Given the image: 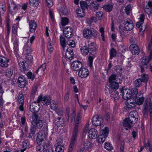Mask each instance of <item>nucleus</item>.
<instances>
[{
	"mask_svg": "<svg viewBox=\"0 0 152 152\" xmlns=\"http://www.w3.org/2000/svg\"><path fill=\"white\" fill-rule=\"evenodd\" d=\"M104 148L107 150L111 151L113 149L112 145L109 142H105L104 145Z\"/></svg>",
	"mask_w": 152,
	"mask_h": 152,
	"instance_id": "nucleus-48",
	"label": "nucleus"
},
{
	"mask_svg": "<svg viewBox=\"0 0 152 152\" xmlns=\"http://www.w3.org/2000/svg\"><path fill=\"white\" fill-rule=\"evenodd\" d=\"M24 101L23 95L22 94H20L18 96L17 101L19 105V109L21 111L24 110L23 106Z\"/></svg>",
	"mask_w": 152,
	"mask_h": 152,
	"instance_id": "nucleus-15",
	"label": "nucleus"
},
{
	"mask_svg": "<svg viewBox=\"0 0 152 152\" xmlns=\"http://www.w3.org/2000/svg\"><path fill=\"white\" fill-rule=\"evenodd\" d=\"M129 120L128 118H126L124 119L123 122V125L125 127L126 130H128V129L131 128L132 127V124H133Z\"/></svg>",
	"mask_w": 152,
	"mask_h": 152,
	"instance_id": "nucleus-23",
	"label": "nucleus"
},
{
	"mask_svg": "<svg viewBox=\"0 0 152 152\" xmlns=\"http://www.w3.org/2000/svg\"><path fill=\"white\" fill-rule=\"evenodd\" d=\"M66 45H68L69 46V47L74 48L75 46V42L72 40H68L66 42Z\"/></svg>",
	"mask_w": 152,
	"mask_h": 152,
	"instance_id": "nucleus-53",
	"label": "nucleus"
},
{
	"mask_svg": "<svg viewBox=\"0 0 152 152\" xmlns=\"http://www.w3.org/2000/svg\"><path fill=\"white\" fill-rule=\"evenodd\" d=\"M27 77L29 79L33 80L35 78V75L31 72H29L26 74Z\"/></svg>",
	"mask_w": 152,
	"mask_h": 152,
	"instance_id": "nucleus-64",
	"label": "nucleus"
},
{
	"mask_svg": "<svg viewBox=\"0 0 152 152\" xmlns=\"http://www.w3.org/2000/svg\"><path fill=\"white\" fill-rule=\"evenodd\" d=\"M78 128L75 127L72 133L70 143L75 144L77 137Z\"/></svg>",
	"mask_w": 152,
	"mask_h": 152,
	"instance_id": "nucleus-26",
	"label": "nucleus"
},
{
	"mask_svg": "<svg viewBox=\"0 0 152 152\" xmlns=\"http://www.w3.org/2000/svg\"><path fill=\"white\" fill-rule=\"evenodd\" d=\"M117 52L116 50L114 48H112L110 50V58L112 59L114 57L116 56Z\"/></svg>",
	"mask_w": 152,
	"mask_h": 152,
	"instance_id": "nucleus-43",
	"label": "nucleus"
},
{
	"mask_svg": "<svg viewBox=\"0 0 152 152\" xmlns=\"http://www.w3.org/2000/svg\"><path fill=\"white\" fill-rule=\"evenodd\" d=\"M76 11L78 16L82 18L85 16V11L81 9L80 7H78Z\"/></svg>",
	"mask_w": 152,
	"mask_h": 152,
	"instance_id": "nucleus-36",
	"label": "nucleus"
},
{
	"mask_svg": "<svg viewBox=\"0 0 152 152\" xmlns=\"http://www.w3.org/2000/svg\"><path fill=\"white\" fill-rule=\"evenodd\" d=\"M46 64L44 63L40 66L36 71L35 72L38 74L39 72L40 73H42L46 68Z\"/></svg>",
	"mask_w": 152,
	"mask_h": 152,
	"instance_id": "nucleus-34",
	"label": "nucleus"
},
{
	"mask_svg": "<svg viewBox=\"0 0 152 152\" xmlns=\"http://www.w3.org/2000/svg\"><path fill=\"white\" fill-rule=\"evenodd\" d=\"M9 60L4 56L0 57V66L6 68L8 66V63Z\"/></svg>",
	"mask_w": 152,
	"mask_h": 152,
	"instance_id": "nucleus-20",
	"label": "nucleus"
},
{
	"mask_svg": "<svg viewBox=\"0 0 152 152\" xmlns=\"http://www.w3.org/2000/svg\"><path fill=\"white\" fill-rule=\"evenodd\" d=\"M81 9L85 11V10L88 8L89 5L85 1H81L80 2Z\"/></svg>",
	"mask_w": 152,
	"mask_h": 152,
	"instance_id": "nucleus-44",
	"label": "nucleus"
},
{
	"mask_svg": "<svg viewBox=\"0 0 152 152\" xmlns=\"http://www.w3.org/2000/svg\"><path fill=\"white\" fill-rule=\"evenodd\" d=\"M142 82L140 78L136 79L134 82V83L135 86L136 88H139L142 86Z\"/></svg>",
	"mask_w": 152,
	"mask_h": 152,
	"instance_id": "nucleus-49",
	"label": "nucleus"
},
{
	"mask_svg": "<svg viewBox=\"0 0 152 152\" xmlns=\"http://www.w3.org/2000/svg\"><path fill=\"white\" fill-rule=\"evenodd\" d=\"M69 23V19L66 18H62L61 23L63 26H65Z\"/></svg>",
	"mask_w": 152,
	"mask_h": 152,
	"instance_id": "nucleus-60",
	"label": "nucleus"
},
{
	"mask_svg": "<svg viewBox=\"0 0 152 152\" xmlns=\"http://www.w3.org/2000/svg\"><path fill=\"white\" fill-rule=\"evenodd\" d=\"M129 49L133 54L138 55L140 53L139 47L135 44H132L130 46Z\"/></svg>",
	"mask_w": 152,
	"mask_h": 152,
	"instance_id": "nucleus-16",
	"label": "nucleus"
},
{
	"mask_svg": "<svg viewBox=\"0 0 152 152\" xmlns=\"http://www.w3.org/2000/svg\"><path fill=\"white\" fill-rule=\"evenodd\" d=\"M106 138L104 135H100L96 139L97 142L100 143H103L105 141Z\"/></svg>",
	"mask_w": 152,
	"mask_h": 152,
	"instance_id": "nucleus-46",
	"label": "nucleus"
},
{
	"mask_svg": "<svg viewBox=\"0 0 152 152\" xmlns=\"http://www.w3.org/2000/svg\"><path fill=\"white\" fill-rule=\"evenodd\" d=\"M109 131V128L108 127H105L104 129L103 130L102 134V135H104L105 138H106L108 134Z\"/></svg>",
	"mask_w": 152,
	"mask_h": 152,
	"instance_id": "nucleus-63",
	"label": "nucleus"
},
{
	"mask_svg": "<svg viewBox=\"0 0 152 152\" xmlns=\"http://www.w3.org/2000/svg\"><path fill=\"white\" fill-rule=\"evenodd\" d=\"M36 129L37 128L33 125V124H32L30 129V132L28 136L29 138H32L35 133Z\"/></svg>",
	"mask_w": 152,
	"mask_h": 152,
	"instance_id": "nucleus-28",
	"label": "nucleus"
},
{
	"mask_svg": "<svg viewBox=\"0 0 152 152\" xmlns=\"http://www.w3.org/2000/svg\"><path fill=\"white\" fill-rule=\"evenodd\" d=\"M37 90V87L36 86H34L32 87L31 94L30 96L31 98L32 99L34 98V96L36 93Z\"/></svg>",
	"mask_w": 152,
	"mask_h": 152,
	"instance_id": "nucleus-56",
	"label": "nucleus"
},
{
	"mask_svg": "<svg viewBox=\"0 0 152 152\" xmlns=\"http://www.w3.org/2000/svg\"><path fill=\"white\" fill-rule=\"evenodd\" d=\"M124 26L127 31H131L134 28V25L132 21L130 19H127L125 20L124 23Z\"/></svg>",
	"mask_w": 152,
	"mask_h": 152,
	"instance_id": "nucleus-12",
	"label": "nucleus"
},
{
	"mask_svg": "<svg viewBox=\"0 0 152 152\" xmlns=\"http://www.w3.org/2000/svg\"><path fill=\"white\" fill-rule=\"evenodd\" d=\"M103 15V13L102 12H98L96 13V18L99 20H101L102 19Z\"/></svg>",
	"mask_w": 152,
	"mask_h": 152,
	"instance_id": "nucleus-62",
	"label": "nucleus"
},
{
	"mask_svg": "<svg viewBox=\"0 0 152 152\" xmlns=\"http://www.w3.org/2000/svg\"><path fill=\"white\" fill-rule=\"evenodd\" d=\"M39 102L37 103L34 102L31 103L29 107V109L30 110L32 113H38L40 109V105L38 103Z\"/></svg>",
	"mask_w": 152,
	"mask_h": 152,
	"instance_id": "nucleus-7",
	"label": "nucleus"
},
{
	"mask_svg": "<svg viewBox=\"0 0 152 152\" xmlns=\"http://www.w3.org/2000/svg\"><path fill=\"white\" fill-rule=\"evenodd\" d=\"M120 92L122 93L123 98L124 99H131V91L129 89H120Z\"/></svg>",
	"mask_w": 152,
	"mask_h": 152,
	"instance_id": "nucleus-13",
	"label": "nucleus"
},
{
	"mask_svg": "<svg viewBox=\"0 0 152 152\" xmlns=\"http://www.w3.org/2000/svg\"><path fill=\"white\" fill-rule=\"evenodd\" d=\"M38 113H32V123L36 121L37 120H40V117L37 114Z\"/></svg>",
	"mask_w": 152,
	"mask_h": 152,
	"instance_id": "nucleus-45",
	"label": "nucleus"
},
{
	"mask_svg": "<svg viewBox=\"0 0 152 152\" xmlns=\"http://www.w3.org/2000/svg\"><path fill=\"white\" fill-rule=\"evenodd\" d=\"M138 117L137 112L136 111H132L130 113L128 118L129 121L134 124L137 121Z\"/></svg>",
	"mask_w": 152,
	"mask_h": 152,
	"instance_id": "nucleus-6",
	"label": "nucleus"
},
{
	"mask_svg": "<svg viewBox=\"0 0 152 152\" xmlns=\"http://www.w3.org/2000/svg\"><path fill=\"white\" fill-rule=\"evenodd\" d=\"M29 143L28 141L26 140L23 142V149H21V152H24L27 149V146H28Z\"/></svg>",
	"mask_w": 152,
	"mask_h": 152,
	"instance_id": "nucleus-47",
	"label": "nucleus"
},
{
	"mask_svg": "<svg viewBox=\"0 0 152 152\" xmlns=\"http://www.w3.org/2000/svg\"><path fill=\"white\" fill-rule=\"evenodd\" d=\"M18 65L21 72H24L26 70V67L24 64V62L23 61H18Z\"/></svg>",
	"mask_w": 152,
	"mask_h": 152,
	"instance_id": "nucleus-40",
	"label": "nucleus"
},
{
	"mask_svg": "<svg viewBox=\"0 0 152 152\" xmlns=\"http://www.w3.org/2000/svg\"><path fill=\"white\" fill-rule=\"evenodd\" d=\"M99 4L96 2H92L89 5L90 8L92 10L95 11L98 9Z\"/></svg>",
	"mask_w": 152,
	"mask_h": 152,
	"instance_id": "nucleus-32",
	"label": "nucleus"
},
{
	"mask_svg": "<svg viewBox=\"0 0 152 152\" xmlns=\"http://www.w3.org/2000/svg\"><path fill=\"white\" fill-rule=\"evenodd\" d=\"M72 28L69 27H66L65 28L63 31L65 37L67 38H69L72 36Z\"/></svg>",
	"mask_w": 152,
	"mask_h": 152,
	"instance_id": "nucleus-19",
	"label": "nucleus"
},
{
	"mask_svg": "<svg viewBox=\"0 0 152 152\" xmlns=\"http://www.w3.org/2000/svg\"><path fill=\"white\" fill-rule=\"evenodd\" d=\"M48 128L47 126L43 127L37 134L36 138L37 143H40L46 140L48 135Z\"/></svg>",
	"mask_w": 152,
	"mask_h": 152,
	"instance_id": "nucleus-2",
	"label": "nucleus"
},
{
	"mask_svg": "<svg viewBox=\"0 0 152 152\" xmlns=\"http://www.w3.org/2000/svg\"><path fill=\"white\" fill-rule=\"evenodd\" d=\"M143 83H147L148 79V75L146 74H142L141 76V78H139Z\"/></svg>",
	"mask_w": 152,
	"mask_h": 152,
	"instance_id": "nucleus-38",
	"label": "nucleus"
},
{
	"mask_svg": "<svg viewBox=\"0 0 152 152\" xmlns=\"http://www.w3.org/2000/svg\"><path fill=\"white\" fill-rule=\"evenodd\" d=\"M144 147L149 152H152V144L149 140H148L147 142L144 144Z\"/></svg>",
	"mask_w": 152,
	"mask_h": 152,
	"instance_id": "nucleus-29",
	"label": "nucleus"
},
{
	"mask_svg": "<svg viewBox=\"0 0 152 152\" xmlns=\"http://www.w3.org/2000/svg\"><path fill=\"white\" fill-rule=\"evenodd\" d=\"M18 23L13 25L12 27V32L14 34H17V28H18Z\"/></svg>",
	"mask_w": 152,
	"mask_h": 152,
	"instance_id": "nucleus-51",
	"label": "nucleus"
},
{
	"mask_svg": "<svg viewBox=\"0 0 152 152\" xmlns=\"http://www.w3.org/2000/svg\"><path fill=\"white\" fill-rule=\"evenodd\" d=\"M64 147L63 145H56L55 151L56 152H64Z\"/></svg>",
	"mask_w": 152,
	"mask_h": 152,
	"instance_id": "nucleus-57",
	"label": "nucleus"
},
{
	"mask_svg": "<svg viewBox=\"0 0 152 152\" xmlns=\"http://www.w3.org/2000/svg\"><path fill=\"white\" fill-rule=\"evenodd\" d=\"M13 74L12 70L10 68L6 69L5 72V75L8 77H11Z\"/></svg>",
	"mask_w": 152,
	"mask_h": 152,
	"instance_id": "nucleus-58",
	"label": "nucleus"
},
{
	"mask_svg": "<svg viewBox=\"0 0 152 152\" xmlns=\"http://www.w3.org/2000/svg\"><path fill=\"white\" fill-rule=\"evenodd\" d=\"M29 3L31 6L36 7L39 5V0H29Z\"/></svg>",
	"mask_w": 152,
	"mask_h": 152,
	"instance_id": "nucleus-55",
	"label": "nucleus"
},
{
	"mask_svg": "<svg viewBox=\"0 0 152 152\" xmlns=\"http://www.w3.org/2000/svg\"><path fill=\"white\" fill-rule=\"evenodd\" d=\"M87 23L89 24H91L92 23H96V18L94 17L91 18L90 19L87 20Z\"/></svg>",
	"mask_w": 152,
	"mask_h": 152,
	"instance_id": "nucleus-61",
	"label": "nucleus"
},
{
	"mask_svg": "<svg viewBox=\"0 0 152 152\" xmlns=\"http://www.w3.org/2000/svg\"><path fill=\"white\" fill-rule=\"evenodd\" d=\"M80 116L81 113L80 112L78 113L76 117L75 127L78 128V124L80 122L79 120L80 119Z\"/></svg>",
	"mask_w": 152,
	"mask_h": 152,
	"instance_id": "nucleus-50",
	"label": "nucleus"
},
{
	"mask_svg": "<svg viewBox=\"0 0 152 152\" xmlns=\"http://www.w3.org/2000/svg\"><path fill=\"white\" fill-rule=\"evenodd\" d=\"M103 118L101 116H95L92 118V122L93 125L98 126L101 125L103 122Z\"/></svg>",
	"mask_w": 152,
	"mask_h": 152,
	"instance_id": "nucleus-10",
	"label": "nucleus"
},
{
	"mask_svg": "<svg viewBox=\"0 0 152 152\" xmlns=\"http://www.w3.org/2000/svg\"><path fill=\"white\" fill-rule=\"evenodd\" d=\"M88 48L89 51V53L90 54L92 55L95 54L97 50L94 42H91L90 43L88 44Z\"/></svg>",
	"mask_w": 152,
	"mask_h": 152,
	"instance_id": "nucleus-24",
	"label": "nucleus"
},
{
	"mask_svg": "<svg viewBox=\"0 0 152 152\" xmlns=\"http://www.w3.org/2000/svg\"><path fill=\"white\" fill-rule=\"evenodd\" d=\"M60 42L62 47L63 48V50H64V48L66 46V42H65V38L62 36L61 35L60 37Z\"/></svg>",
	"mask_w": 152,
	"mask_h": 152,
	"instance_id": "nucleus-37",
	"label": "nucleus"
},
{
	"mask_svg": "<svg viewBox=\"0 0 152 152\" xmlns=\"http://www.w3.org/2000/svg\"><path fill=\"white\" fill-rule=\"evenodd\" d=\"M149 62V60L147 59V56H144L142 57L141 62L139 64L141 72L142 73L145 72V69H148V64Z\"/></svg>",
	"mask_w": 152,
	"mask_h": 152,
	"instance_id": "nucleus-3",
	"label": "nucleus"
},
{
	"mask_svg": "<svg viewBox=\"0 0 152 152\" xmlns=\"http://www.w3.org/2000/svg\"><path fill=\"white\" fill-rule=\"evenodd\" d=\"M97 31L93 28H85L83 31V35L84 38L89 39L93 37L96 38L97 36Z\"/></svg>",
	"mask_w": 152,
	"mask_h": 152,
	"instance_id": "nucleus-1",
	"label": "nucleus"
},
{
	"mask_svg": "<svg viewBox=\"0 0 152 152\" xmlns=\"http://www.w3.org/2000/svg\"><path fill=\"white\" fill-rule=\"evenodd\" d=\"M114 69L116 72L119 73L120 74H121L124 71L123 68L119 65L115 66Z\"/></svg>",
	"mask_w": 152,
	"mask_h": 152,
	"instance_id": "nucleus-59",
	"label": "nucleus"
},
{
	"mask_svg": "<svg viewBox=\"0 0 152 152\" xmlns=\"http://www.w3.org/2000/svg\"><path fill=\"white\" fill-rule=\"evenodd\" d=\"M98 132L94 128L90 129L88 132V136L90 139H95L97 136Z\"/></svg>",
	"mask_w": 152,
	"mask_h": 152,
	"instance_id": "nucleus-18",
	"label": "nucleus"
},
{
	"mask_svg": "<svg viewBox=\"0 0 152 152\" xmlns=\"http://www.w3.org/2000/svg\"><path fill=\"white\" fill-rule=\"evenodd\" d=\"M51 98L50 97L47 96L42 97V95H39L37 100L38 102H42L44 105H48L51 103Z\"/></svg>",
	"mask_w": 152,
	"mask_h": 152,
	"instance_id": "nucleus-5",
	"label": "nucleus"
},
{
	"mask_svg": "<svg viewBox=\"0 0 152 152\" xmlns=\"http://www.w3.org/2000/svg\"><path fill=\"white\" fill-rule=\"evenodd\" d=\"M44 122L43 121L41 120H37L36 121L32 123V124H33L35 126L36 128L40 129L43 125Z\"/></svg>",
	"mask_w": 152,
	"mask_h": 152,
	"instance_id": "nucleus-30",
	"label": "nucleus"
},
{
	"mask_svg": "<svg viewBox=\"0 0 152 152\" xmlns=\"http://www.w3.org/2000/svg\"><path fill=\"white\" fill-rule=\"evenodd\" d=\"M10 19L8 15L7 18H6V27L7 29V34L8 35H9L10 32Z\"/></svg>",
	"mask_w": 152,
	"mask_h": 152,
	"instance_id": "nucleus-42",
	"label": "nucleus"
},
{
	"mask_svg": "<svg viewBox=\"0 0 152 152\" xmlns=\"http://www.w3.org/2000/svg\"><path fill=\"white\" fill-rule=\"evenodd\" d=\"M140 21L137 22L136 24V26L137 28H139L140 31H144L145 30V27H143L142 25L143 24L145 19V15L144 14H142L140 15V17L139 18Z\"/></svg>",
	"mask_w": 152,
	"mask_h": 152,
	"instance_id": "nucleus-9",
	"label": "nucleus"
},
{
	"mask_svg": "<svg viewBox=\"0 0 152 152\" xmlns=\"http://www.w3.org/2000/svg\"><path fill=\"white\" fill-rule=\"evenodd\" d=\"M17 82L18 86L21 88L25 87L28 83L26 79L21 75L18 77Z\"/></svg>",
	"mask_w": 152,
	"mask_h": 152,
	"instance_id": "nucleus-8",
	"label": "nucleus"
},
{
	"mask_svg": "<svg viewBox=\"0 0 152 152\" xmlns=\"http://www.w3.org/2000/svg\"><path fill=\"white\" fill-rule=\"evenodd\" d=\"M110 96L112 98H113L115 102L118 100L120 97L119 93L116 91H113L110 92Z\"/></svg>",
	"mask_w": 152,
	"mask_h": 152,
	"instance_id": "nucleus-27",
	"label": "nucleus"
},
{
	"mask_svg": "<svg viewBox=\"0 0 152 152\" xmlns=\"http://www.w3.org/2000/svg\"><path fill=\"white\" fill-rule=\"evenodd\" d=\"M109 87L113 89L117 90L119 87L118 83L116 82L109 83Z\"/></svg>",
	"mask_w": 152,
	"mask_h": 152,
	"instance_id": "nucleus-33",
	"label": "nucleus"
},
{
	"mask_svg": "<svg viewBox=\"0 0 152 152\" xmlns=\"http://www.w3.org/2000/svg\"><path fill=\"white\" fill-rule=\"evenodd\" d=\"M144 100V98L142 97V95H140V96L138 97L136 99V100H134L135 101V102L136 103L139 105L142 104Z\"/></svg>",
	"mask_w": 152,
	"mask_h": 152,
	"instance_id": "nucleus-41",
	"label": "nucleus"
},
{
	"mask_svg": "<svg viewBox=\"0 0 152 152\" xmlns=\"http://www.w3.org/2000/svg\"><path fill=\"white\" fill-rule=\"evenodd\" d=\"M74 53L73 49L71 47H68L66 51L65 57L68 59L71 60L73 58Z\"/></svg>",
	"mask_w": 152,
	"mask_h": 152,
	"instance_id": "nucleus-14",
	"label": "nucleus"
},
{
	"mask_svg": "<svg viewBox=\"0 0 152 152\" xmlns=\"http://www.w3.org/2000/svg\"><path fill=\"white\" fill-rule=\"evenodd\" d=\"M45 144L44 145H42L40 143H37V146L36 148L37 152H45L46 151L44 150H45V147H48L49 146H50V143H48L46 144V142H45Z\"/></svg>",
	"mask_w": 152,
	"mask_h": 152,
	"instance_id": "nucleus-17",
	"label": "nucleus"
},
{
	"mask_svg": "<svg viewBox=\"0 0 152 152\" xmlns=\"http://www.w3.org/2000/svg\"><path fill=\"white\" fill-rule=\"evenodd\" d=\"M78 75L81 77L85 78L89 75L88 70L85 68H82L79 72Z\"/></svg>",
	"mask_w": 152,
	"mask_h": 152,
	"instance_id": "nucleus-21",
	"label": "nucleus"
},
{
	"mask_svg": "<svg viewBox=\"0 0 152 152\" xmlns=\"http://www.w3.org/2000/svg\"><path fill=\"white\" fill-rule=\"evenodd\" d=\"M83 145V147L86 149V150L91 148L92 147L91 143L89 141H86L85 142Z\"/></svg>",
	"mask_w": 152,
	"mask_h": 152,
	"instance_id": "nucleus-54",
	"label": "nucleus"
},
{
	"mask_svg": "<svg viewBox=\"0 0 152 152\" xmlns=\"http://www.w3.org/2000/svg\"><path fill=\"white\" fill-rule=\"evenodd\" d=\"M72 68L74 71H78L80 70L82 67V64L79 61H74L71 64Z\"/></svg>",
	"mask_w": 152,
	"mask_h": 152,
	"instance_id": "nucleus-11",
	"label": "nucleus"
},
{
	"mask_svg": "<svg viewBox=\"0 0 152 152\" xmlns=\"http://www.w3.org/2000/svg\"><path fill=\"white\" fill-rule=\"evenodd\" d=\"M31 44H30L29 43V40H28L23 48V53L24 54H30L31 51Z\"/></svg>",
	"mask_w": 152,
	"mask_h": 152,
	"instance_id": "nucleus-22",
	"label": "nucleus"
},
{
	"mask_svg": "<svg viewBox=\"0 0 152 152\" xmlns=\"http://www.w3.org/2000/svg\"><path fill=\"white\" fill-rule=\"evenodd\" d=\"M117 76L115 74H112L109 77V83L115 82L116 80Z\"/></svg>",
	"mask_w": 152,
	"mask_h": 152,
	"instance_id": "nucleus-52",
	"label": "nucleus"
},
{
	"mask_svg": "<svg viewBox=\"0 0 152 152\" xmlns=\"http://www.w3.org/2000/svg\"><path fill=\"white\" fill-rule=\"evenodd\" d=\"M30 54H26V55L25 56V58L26 59V60H25V61L27 64L31 63L32 60V56L30 55Z\"/></svg>",
	"mask_w": 152,
	"mask_h": 152,
	"instance_id": "nucleus-39",
	"label": "nucleus"
},
{
	"mask_svg": "<svg viewBox=\"0 0 152 152\" xmlns=\"http://www.w3.org/2000/svg\"><path fill=\"white\" fill-rule=\"evenodd\" d=\"M80 50L81 53L83 56H86L89 53L88 48L86 46L81 47Z\"/></svg>",
	"mask_w": 152,
	"mask_h": 152,
	"instance_id": "nucleus-31",
	"label": "nucleus"
},
{
	"mask_svg": "<svg viewBox=\"0 0 152 152\" xmlns=\"http://www.w3.org/2000/svg\"><path fill=\"white\" fill-rule=\"evenodd\" d=\"M113 7V6L112 4H109L103 6L102 8L106 11L110 12L112 10Z\"/></svg>",
	"mask_w": 152,
	"mask_h": 152,
	"instance_id": "nucleus-35",
	"label": "nucleus"
},
{
	"mask_svg": "<svg viewBox=\"0 0 152 152\" xmlns=\"http://www.w3.org/2000/svg\"><path fill=\"white\" fill-rule=\"evenodd\" d=\"M30 31L31 32H34L37 27V24L34 20H31L29 23Z\"/></svg>",
	"mask_w": 152,
	"mask_h": 152,
	"instance_id": "nucleus-25",
	"label": "nucleus"
},
{
	"mask_svg": "<svg viewBox=\"0 0 152 152\" xmlns=\"http://www.w3.org/2000/svg\"><path fill=\"white\" fill-rule=\"evenodd\" d=\"M131 91L130 94L131 99H132L134 100H136V99L140 96V95H143V94L141 93V92H138V90L136 88H132L130 89Z\"/></svg>",
	"mask_w": 152,
	"mask_h": 152,
	"instance_id": "nucleus-4",
	"label": "nucleus"
}]
</instances>
